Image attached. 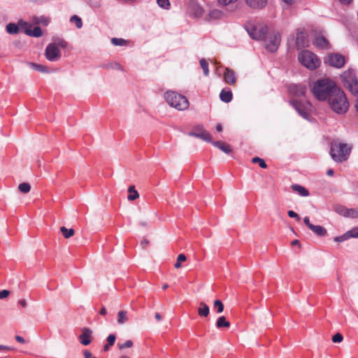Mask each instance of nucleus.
Here are the masks:
<instances>
[{
	"mask_svg": "<svg viewBox=\"0 0 358 358\" xmlns=\"http://www.w3.org/2000/svg\"><path fill=\"white\" fill-rule=\"evenodd\" d=\"M99 313H100V314L101 315H105L106 314V308L105 307H102V308L101 309Z\"/></svg>",
	"mask_w": 358,
	"mask_h": 358,
	"instance_id": "obj_58",
	"label": "nucleus"
},
{
	"mask_svg": "<svg viewBox=\"0 0 358 358\" xmlns=\"http://www.w3.org/2000/svg\"><path fill=\"white\" fill-rule=\"evenodd\" d=\"M46 59L50 62H55L61 57V52L57 44L50 43L47 45L45 51Z\"/></svg>",
	"mask_w": 358,
	"mask_h": 358,
	"instance_id": "obj_9",
	"label": "nucleus"
},
{
	"mask_svg": "<svg viewBox=\"0 0 358 358\" xmlns=\"http://www.w3.org/2000/svg\"><path fill=\"white\" fill-rule=\"evenodd\" d=\"M349 236L353 238H358V227L352 229L351 231H348Z\"/></svg>",
	"mask_w": 358,
	"mask_h": 358,
	"instance_id": "obj_47",
	"label": "nucleus"
},
{
	"mask_svg": "<svg viewBox=\"0 0 358 358\" xmlns=\"http://www.w3.org/2000/svg\"><path fill=\"white\" fill-rule=\"evenodd\" d=\"M247 31L253 39L262 40L265 38L268 28L264 24H256L249 27Z\"/></svg>",
	"mask_w": 358,
	"mask_h": 358,
	"instance_id": "obj_7",
	"label": "nucleus"
},
{
	"mask_svg": "<svg viewBox=\"0 0 358 358\" xmlns=\"http://www.w3.org/2000/svg\"><path fill=\"white\" fill-rule=\"evenodd\" d=\"M296 43L299 48L307 45L308 40L306 39V34L303 32H298L296 34Z\"/></svg>",
	"mask_w": 358,
	"mask_h": 358,
	"instance_id": "obj_17",
	"label": "nucleus"
},
{
	"mask_svg": "<svg viewBox=\"0 0 358 358\" xmlns=\"http://www.w3.org/2000/svg\"><path fill=\"white\" fill-rule=\"evenodd\" d=\"M149 244V241L146 239H144L143 241H142L141 242V245L145 247V245H148Z\"/></svg>",
	"mask_w": 358,
	"mask_h": 358,
	"instance_id": "obj_61",
	"label": "nucleus"
},
{
	"mask_svg": "<svg viewBox=\"0 0 358 358\" xmlns=\"http://www.w3.org/2000/svg\"><path fill=\"white\" fill-rule=\"evenodd\" d=\"M115 341V336L114 334H110L107 338V343L110 345H113Z\"/></svg>",
	"mask_w": 358,
	"mask_h": 358,
	"instance_id": "obj_46",
	"label": "nucleus"
},
{
	"mask_svg": "<svg viewBox=\"0 0 358 358\" xmlns=\"http://www.w3.org/2000/svg\"><path fill=\"white\" fill-rule=\"evenodd\" d=\"M70 22L72 23H74L77 28L80 29L83 27V22L80 17L78 16L74 15H73L71 19Z\"/></svg>",
	"mask_w": 358,
	"mask_h": 358,
	"instance_id": "obj_36",
	"label": "nucleus"
},
{
	"mask_svg": "<svg viewBox=\"0 0 358 358\" xmlns=\"http://www.w3.org/2000/svg\"><path fill=\"white\" fill-rule=\"evenodd\" d=\"M216 129L217 131H222V126L221 125V124H217L216 125Z\"/></svg>",
	"mask_w": 358,
	"mask_h": 358,
	"instance_id": "obj_60",
	"label": "nucleus"
},
{
	"mask_svg": "<svg viewBox=\"0 0 358 358\" xmlns=\"http://www.w3.org/2000/svg\"><path fill=\"white\" fill-rule=\"evenodd\" d=\"M29 65L34 70L39 71L41 73H48L49 71L48 70V68L45 66L38 64L34 62H31L29 64Z\"/></svg>",
	"mask_w": 358,
	"mask_h": 358,
	"instance_id": "obj_31",
	"label": "nucleus"
},
{
	"mask_svg": "<svg viewBox=\"0 0 358 358\" xmlns=\"http://www.w3.org/2000/svg\"><path fill=\"white\" fill-rule=\"evenodd\" d=\"M6 31L10 34H16L19 31V27L15 23H8L6 25Z\"/></svg>",
	"mask_w": 358,
	"mask_h": 358,
	"instance_id": "obj_32",
	"label": "nucleus"
},
{
	"mask_svg": "<svg viewBox=\"0 0 358 358\" xmlns=\"http://www.w3.org/2000/svg\"><path fill=\"white\" fill-rule=\"evenodd\" d=\"M201 69L203 71V73L206 76L209 74L208 64L205 59H202L199 62Z\"/></svg>",
	"mask_w": 358,
	"mask_h": 358,
	"instance_id": "obj_38",
	"label": "nucleus"
},
{
	"mask_svg": "<svg viewBox=\"0 0 358 358\" xmlns=\"http://www.w3.org/2000/svg\"><path fill=\"white\" fill-rule=\"evenodd\" d=\"M190 135L196 136L199 138H201L203 141H206L207 142H210V143L213 142L211 136L209 134V132H208L207 131L203 130V129H202L201 131L197 132V133H195V132L190 133Z\"/></svg>",
	"mask_w": 358,
	"mask_h": 358,
	"instance_id": "obj_18",
	"label": "nucleus"
},
{
	"mask_svg": "<svg viewBox=\"0 0 358 358\" xmlns=\"http://www.w3.org/2000/svg\"><path fill=\"white\" fill-rule=\"evenodd\" d=\"M158 5L165 9H169L170 7L169 0H156Z\"/></svg>",
	"mask_w": 358,
	"mask_h": 358,
	"instance_id": "obj_43",
	"label": "nucleus"
},
{
	"mask_svg": "<svg viewBox=\"0 0 358 358\" xmlns=\"http://www.w3.org/2000/svg\"><path fill=\"white\" fill-rule=\"evenodd\" d=\"M280 41V35L278 33L269 34L265 39L266 48L271 52L276 51L279 47Z\"/></svg>",
	"mask_w": 358,
	"mask_h": 358,
	"instance_id": "obj_8",
	"label": "nucleus"
},
{
	"mask_svg": "<svg viewBox=\"0 0 358 358\" xmlns=\"http://www.w3.org/2000/svg\"><path fill=\"white\" fill-rule=\"evenodd\" d=\"M232 92L229 90H226L225 89H223L220 94V99L225 103L230 102L232 100Z\"/></svg>",
	"mask_w": 358,
	"mask_h": 358,
	"instance_id": "obj_24",
	"label": "nucleus"
},
{
	"mask_svg": "<svg viewBox=\"0 0 358 358\" xmlns=\"http://www.w3.org/2000/svg\"><path fill=\"white\" fill-rule=\"evenodd\" d=\"M300 245V243L298 240H294L292 241V245Z\"/></svg>",
	"mask_w": 358,
	"mask_h": 358,
	"instance_id": "obj_62",
	"label": "nucleus"
},
{
	"mask_svg": "<svg viewBox=\"0 0 358 358\" xmlns=\"http://www.w3.org/2000/svg\"><path fill=\"white\" fill-rule=\"evenodd\" d=\"M300 63L310 70L316 69L320 65V61L317 57L309 50H303L299 55Z\"/></svg>",
	"mask_w": 358,
	"mask_h": 358,
	"instance_id": "obj_5",
	"label": "nucleus"
},
{
	"mask_svg": "<svg viewBox=\"0 0 358 358\" xmlns=\"http://www.w3.org/2000/svg\"><path fill=\"white\" fill-rule=\"evenodd\" d=\"M204 13L203 8L195 1H191L188 4L187 13L194 18L201 17Z\"/></svg>",
	"mask_w": 358,
	"mask_h": 358,
	"instance_id": "obj_11",
	"label": "nucleus"
},
{
	"mask_svg": "<svg viewBox=\"0 0 358 358\" xmlns=\"http://www.w3.org/2000/svg\"><path fill=\"white\" fill-rule=\"evenodd\" d=\"M213 306L217 313H221L224 310V305L220 300H215Z\"/></svg>",
	"mask_w": 358,
	"mask_h": 358,
	"instance_id": "obj_37",
	"label": "nucleus"
},
{
	"mask_svg": "<svg viewBox=\"0 0 358 358\" xmlns=\"http://www.w3.org/2000/svg\"><path fill=\"white\" fill-rule=\"evenodd\" d=\"M59 47H62L63 48H65L67 45V43L64 41H61L58 43V44L57 45Z\"/></svg>",
	"mask_w": 358,
	"mask_h": 358,
	"instance_id": "obj_53",
	"label": "nucleus"
},
{
	"mask_svg": "<svg viewBox=\"0 0 358 358\" xmlns=\"http://www.w3.org/2000/svg\"><path fill=\"white\" fill-rule=\"evenodd\" d=\"M129 321L128 313L126 310H120L117 313V323L123 324Z\"/></svg>",
	"mask_w": 358,
	"mask_h": 358,
	"instance_id": "obj_27",
	"label": "nucleus"
},
{
	"mask_svg": "<svg viewBox=\"0 0 358 358\" xmlns=\"http://www.w3.org/2000/svg\"><path fill=\"white\" fill-rule=\"evenodd\" d=\"M132 346H133V342L131 340H127L123 343L117 344V347L120 350L131 348Z\"/></svg>",
	"mask_w": 358,
	"mask_h": 358,
	"instance_id": "obj_42",
	"label": "nucleus"
},
{
	"mask_svg": "<svg viewBox=\"0 0 358 358\" xmlns=\"http://www.w3.org/2000/svg\"><path fill=\"white\" fill-rule=\"evenodd\" d=\"M111 43L113 45L115 46H125L128 44L127 41L123 39V38H113L111 39Z\"/></svg>",
	"mask_w": 358,
	"mask_h": 358,
	"instance_id": "obj_34",
	"label": "nucleus"
},
{
	"mask_svg": "<svg viewBox=\"0 0 358 358\" xmlns=\"http://www.w3.org/2000/svg\"><path fill=\"white\" fill-rule=\"evenodd\" d=\"M15 338L20 343L24 344L26 343L25 340L20 336L17 335L15 336Z\"/></svg>",
	"mask_w": 358,
	"mask_h": 358,
	"instance_id": "obj_51",
	"label": "nucleus"
},
{
	"mask_svg": "<svg viewBox=\"0 0 358 358\" xmlns=\"http://www.w3.org/2000/svg\"><path fill=\"white\" fill-rule=\"evenodd\" d=\"M330 108L338 114L345 113L349 108V103L343 90L339 87L333 91L327 99Z\"/></svg>",
	"mask_w": 358,
	"mask_h": 358,
	"instance_id": "obj_2",
	"label": "nucleus"
},
{
	"mask_svg": "<svg viewBox=\"0 0 358 358\" xmlns=\"http://www.w3.org/2000/svg\"><path fill=\"white\" fill-rule=\"evenodd\" d=\"M92 331L87 327L82 329V334L79 336L80 343L83 345H88L91 343Z\"/></svg>",
	"mask_w": 358,
	"mask_h": 358,
	"instance_id": "obj_12",
	"label": "nucleus"
},
{
	"mask_svg": "<svg viewBox=\"0 0 358 358\" xmlns=\"http://www.w3.org/2000/svg\"><path fill=\"white\" fill-rule=\"evenodd\" d=\"M129 195L128 200L134 201L139 197L138 192L135 189V187L134 185L130 186L128 188Z\"/></svg>",
	"mask_w": 358,
	"mask_h": 358,
	"instance_id": "obj_30",
	"label": "nucleus"
},
{
	"mask_svg": "<svg viewBox=\"0 0 358 358\" xmlns=\"http://www.w3.org/2000/svg\"><path fill=\"white\" fill-rule=\"evenodd\" d=\"M343 339V337L341 334L336 333L335 335L332 337V341L334 343H341Z\"/></svg>",
	"mask_w": 358,
	"mask_h": 358,
	"instance_id": "obj_45",
	"label": "nucleus"
},
{
	"mask_svg": "<svg viewBox=\"0 0 358 358\" xmlns=\"http://www.w3.org/2000/svg\"><path fill=\"white\" fill-rule=\"evenodd\" d=\"M213 145L221 150L222 152L229 154L232 152V148L230 145L218 141H213L212 142Z\"/></svg>",
	"mask_w": 358,
	"mask_h": 358,
	"instance_id": "obj_16",
	"label": "nucleus"
},
{
	"mask_svg": "<svg viewBox=\"0 0 358 358\" xmlns=\"http://www.w3.org/2000/svg\"><path fill=\"white\" fill-rule=\"evenodd\" d=\"M222 11L214 9L209 12V13L206 15V20L208 22L212 20H219L222 17Z\"/></svg>",
	"mask_w": 358,
	"mask_h": 358,
	"instance_id": "obj_22",
	"label": "nucleus"
},
{
	"mask_svg": "<svg viewBox=\"0 0 358 358\" xmlns=\"http://www.w3.org/2000/svg\"><path fill=\"white\" fill-rule=\"evenodd\" d=\"M346 217L357 218L358 217V208H348Z\"/></svg>",
	"mask_w": 358,
	"mask_h": 358,
	"instance_id": "obj_39",
	"label": "nucleus"
},
{
	"mask_svg": "<svg viewBox=\"0 0 358 358\" xmlns=\"http://www.w3.org/2000/svg\"><path fill=\"white\" fill-rule=\"evenodd\" d=\"M50 21V20L49 17L43 16V15L33 16L31 17V22L35 24H41L43 26H47L49 24Z\"/></svg>",
	"mask_w": 358,
	"mask_h": 358,
	"instance_id": "obj_19",
	"label": "nucleus"
},
{
	"mask_svg": "<svg viewBox=\"0 0 358 358\" xmlns=\"http://www.w3.org/2000/svg\"><path fill=\"white\" fill-rule=\"evenodd\" d=\"M311 92L318 101L328 99L338 87L329 78L319 79L311 85Z\"/></svg>",
	"mask_w": 358,
	"mask_h": 358,
	"instance_id": "obj_1",
	"label": "nucleus"
},
{
	"mask_svg": "<svg viewBox=\"0 0 358 358\" xmlns=\"http://www.w3.org/2000/svg\"><path fill=\"white\" fill-rule=\"evenodd\" d=\"M60 231L65 238H69L75 234V230L73 229H67L66 227H61Z\"/></svg>",
	"mask_w": 358,
	"mask_h": 358,
	"instance_id": "obj_29",
	"label": "nucleus"
},
{
	"mask_svg": "<svg viewBox=\"0 0 358 358\" xmlns=\"http://www.w3.org/2000/svg\"><path fill=\"white\" fill-rule=\"evenodd\" d=\"M291 103L301 116L305 119L308 118L312 110V105L309 101L302 102L293 99Z\"/></svg>",
	"mask_w": 358,
	"mask_h": 358,
	"instance_id": "obj_6",
	"label": "nucleus"
},
{
	"mask_svg": "<svg viewBox=\"0 0 358 358\" xmlns=\"http://www.w3.org/2000/svg\"><path fill=\"white\" fill-rule=\"evenodd\" d=\"M291 91L296 96H304L306 94V87L303 85H294L291 87Z\"/></svg>",
	"mask_w": 358,
	"mask_h": 358,
	"instance_id": "obj_26",
	"label": "nucleus"
},
{
	"mask_svg": "<svg viewBox=\"0 0 358 358\" xmlns=\"http://www.w3.org/2000/svg\"><path fill=\"white\" fill-rule=\"evenodd\" d=\"M246 3L252 8H261L266 6L267 0H245Z\"/></svg>",
	"mask_w": 358,
	"mask_h": 358,
	"instance_id": "obj_20",
	"label": "nucleus"
},
{
	"mask_svg": "<svg viewBox=\"0 0 358 358\" xmlns=\"http://www.w3.org/2000/svg\"><path fill=\"white\" fill-rule=\"evenodd\" d=\"M198 315L200 317H206L210 313L209 307L204 302L201 301L199 303V306L197 309Z\"/></svg>",
	"mask_w": 358,
	"mask_h": 358,
	"instance_id": "obj_21",
	"label": "nucleus"
},
{
	"mask_svg": "<svg viewBox=\"0 0 358 358\" xmlns=\"http://www.w3.org/2000/svg\"><path fill=\"white\" fill-rule=\"evenodd\" d=\"M155 318H156L157 321L159 322L162 320V316H161V315L159 313H155Z\"/></svg>",
	"mask_w": 358,
	"mask_h": 358,
	"instance_id": "obj_57",
	"label": "nucleus"
},
{
	"mask_svg": "<svg viewBox=\"0 0 358 358\" xmlns=\"http://www.w3.org/2000/svg\"><path fill=\"white\" fill-rule=\"evenodd\" d=\"M9 349L10 348L8 346L0 345V350H9Z\"/></svg>",
	"mask_w": 358,
	"mask_h": 358,
	"instance_id": "obj_64",
	"label": "nucleus"
},
{
	"mask_svg": "<svg viewBox=\"0 0 358 358\" xmlns=\"http://www.w3.org/2000/svg\"><path fill=\"white\" fill-rule=\"evenodd\" d=\"M334 210L339 215H343L346 217L347 216V212H348V208H346L344 206L338 205L336 206L334 208Z\"/></svg>",
	"mask_w": 358,
	"mask_h": 358,
	"instance_id": "obj_33",
	"label": "nucleus"
},
{
	"mask_svg": "<svg viewBox=\"0 0 358 358\" xmlns=\"http://www.w3.org/2000/svg\"><path fill=\"white\" fill-rule=\"evenodd\" d=\"M230 327V322L226 320L224 316L220 317L216 321V327L221 329L223 327L229 328Z\"/></svg>",
	"mask_w": 358,
	"mask_h": 358,
	"instance_id": "obj_28",
	"label": "nucleus"
},
{
	"mask_svg": "<svg viewBox=\"0 0 358 358\" xmlns=\"http://www.w3.org/2000/svg\"><path fill=\"white\" fill-rule=\"evenodd\" d=\"M18 303L22 307H26L27 305V301H26L25 299H20Z\"/></svg>",
	"mask_w": 358,
	"mask_h": 358,
	"instance_id": "obj_55",
	"label": "nucleus"
},
{
	"mask_svg": "<svg viewBox=\"0 0 358 358\" xmlns=\"http://www.w3.org/2000/svg\"><path fill=\"white\" fill-rule=\"evenodd\" d=\"M110 346H111L110 345H108V343L106 344L104 346H103V350L104 351H108Z\"/></svg>",
	"mask_w": 358,
	"mask_h": 358,
	"instance_id": "obj_63",
	"label": "nucleus"
},
{
	"mask_svg": "<svg viewBox=\"0 0 358 358\" xmlns=\"http://www.w3.org/2000/svg\"><path fill=\"white\" fill-rule=\"evenodd\" d=\"M326 63L329 64L331 66L341 69L344 66L345 59L343 55L334 53L328 55Z\"/></svg>",
	"mask_w": 358,
	"mask_h": 358,
	"instance_id": "obj_10",
	"label": "nucleus"
},
{
	"mask_svg": "<svg viewBox=\"0 0 358 358\" xmlns=\"http://www.w3.org/2000/svg\"><path fill=\"white\" fill-rule=\"evenodd\" d=\"M24 26L26 27L24 33L29 36L40 37L43 35V31L39 27H36L33 29H31V25L25 22Z\"/></svg>",
	"mask_w": 358,
	"mask_h": 358,
	"instance_id": "obj_13",
	"label": "nucleus"
},
{
	"mask_svg": "<svg viewBox=\"0 0 358 358\" xmlns=\"http://www.w3.org/2000/svg\"><path fill=\"white\" fill-rule=\"evenodd\" d=\"M238 0H218L219 3L223 6H227L236 2Z\"/></svg>",
	"mask_w": 358,
	"mask_h": 358,
	"instance_id": "obj_48",
	"label": "nucleus"
},
{
	"mask_svg": "<svg viewBox=\"0 0 358 358\" xmlns=\"http://www.w3.org/2000/svg\"><path fill=\"white\" fill-rule=\"evenodd\" d=\"M83 355H84L85 358H92V353L88 350H85Z\"/></svg>",
	"mask_w": 358,
	"mask_h": 358,
	"instance_id": "obj_54",
	"label": "nucleus"
},
{
	"mask_svg": "<svg viewBox=\"0 0 358 358\" xmlns=\"http://www.w3.org/2000/svg\"><path fill=\"white\" fill-rule=\"evenodd\" d=\"M252 163H258L259 166L262 169H266L267 168V165L265 162V161L262 159V158H259L258 157H253L252 159Z\"/></svg>",
	"mask_w": 358,
	"mask_h": 358,
	"instance_id": "obj_40",
	"label": "nucleus"
},
{
	"mask_svg": "<svg viewBox=\"0 0 358 358\" xmlns=\"http://www.w3.org/2000/svg\"><path fill=\"white\" fill-rule=\"evenodd\" d=\"M352 1V0H339V1L343 4H349L351 3Z\"/></svg>",
	"mask_w": 358,
	"mask_h": 358,
	"instance_id": "obj_59",
	"label": "nucleus"
},
{
	"mask_svg": "<svg viewBox=\"0 0 358 358\" xmlns=\"http://www.w3.org/2000/svg\"><path fill=\"white\" fill-rule=\"evenodd\" d=\"M186 259V256L184 254H180L178 256L177 262L174 265L175 268H180L181 267V263L185 262Z\"/></svg>",
	"mask_w": 358,
	"mask_h": 358,
	"instance_id": "obj_41",
	"label": "nucleus"
},
{
	"mask_svg": "<svg viewBox=\"0 0 358 358\" xmlns=\"http://www.w3.org/2000/svg\"><path fill=\"white\" fill-rule=\"evenodd\" d=\"M291 187L294 192L298 193L302 196H308L309 195L308 190L300 185H292Z\"/></svg>",
	"mask_w": 358,
	"mask_h": 358,
	"instance_id": "obj_23",
	"label": "nucleus"
},
{
	"mask_svg": "<svg viewBox=\"0 0 358 358\" xmlns=\"http://www.w3.org/2000/svg\"><path fill=\"white\" fill-rule=\"evenodd\" d=\"M287 215L290 217H292V218H295L297 221H299L300 220V217L298 215V214H296L295 212H294L293 210H289L287 212Z\"/></svg>",
	"mask_w": 358,
	"mask_h": 358,
	"instance_id": "obj_50",
	"label": "nucleus"
},
{
	"mask_svg": "<svg viewBox=\"0 0 358 358\" xmlns=\"http://www.w3.org/2000/svg\"><path fill=\"white\" fill-rule=\"evenodd\" d=\"M349 238H350V236H349V232H347L346 234H343V235H342L341 236L335 237L334 241H336V242H343V241H346Z\"/></svg>",
	"mask_w": 358,
	"mask_h": 358,
	"instance_id": "obj_44",
	"label": "nucleus"
},
{
	"mask_svg": "<svg viewBox=\"0 0 358 358\" xmlns=\"http://www.w3.org/2000/svg\"><path fill=\"white\" fill-rule=\"evenodd\" d=\"M334 171L333 169H329L327 171V175L329 176H334Z\"/></svg>",
	"mask_w": 358,
	"mask_h": 358,
	"instance_id": "obj_56",
	"label": "nucleus"
},
{
	"mask_svg": "<svg viewBox=\"0 0 358 358\" xmlns=\"http://www.w3.org/2000/svg\"><path fill=\"white\" fill-rule=\"evenodd\" d=\"M314 44L317 47L322 48V49H328L330 45L329 43L327 40V38L322 36H319L316 37L315 39V41H314Z\"/></svg>",
	"mask_w": 358,
	"mask_h": 358,
	"instance_id": "obj_15",
	"label": "nucleus"
},
{
	"mask_svg": "<svg viewBox=\"0 0 358 358\" xmlns=\"http://www.w3.org/2000/svg\"><path fill=\"white\" fill-rule=\"evenodd\" d=\"M10 292L7 289L0 290V299H6L8 296Z\"/></svg>",
	"mask_w": 358,
	"mask_h": 358,
	"instance_id": "obj_49",
	"label": "nucleus"
},
{
	"mask_svg": "<svg viewBox=\"0 0 358 358\" xmlns=\"http://www.w3.org/2000/svg\"><path fill=\"white\" fill-rule=\"evenodd\" d=\"M18 189L22 193H28L31 189V185L27 182H22L18 185Z\"/></svg>",
	"mask_w": 358,
	"mask_h": 358,
	"instance_id": "obj_35",
	"label": "nucleus"
},
{
	"mask_svg": "<svg viewBox=\"0 0 358 358\" xmlns=\"http://www.w3.org/2000/svg\"><path fill=\"white\" fill-rule=\"evenodd\" d=\"M309 229L319 236H324L327 233L326 229L320 225L312 224Z\"/></svg>",
	"mask_w": 358,
	"mask_h": 358,
	"instance_id": "obj_25",
	"label": "nucleus"
},
{
	"mask_svg": "<svg viewBox=\"0 0 358 358\" xmlns=\"http://www.w3.org/2000/svg\"><path fill=\"white\" fill-rule=\"evenodd\" d=\"M303 222L305 223V224L308 227L310 228V226L313 224L310 222V220H309V217H305L304 219H303Z\"/></svg>",
	"mask_w": 358,
	"mask_h": 358,
	"instance_id": "obj_52",
	"label": "nucleus"
},
{
	"mask_svg": "<svg viewBox=\"0 0 358 358\" xmlns=\"http://www.w3.org/2000/svg\"><path fill=\"white\" fill-rule=\"evenodd\" d=\"M165 99L169 106L179 110H185L189 106L187 99L175 92H167L165 94Z\"/></svg>",
	"mask_w": 358,
	"mask_h": 358,
	"instance_id": "obj_4",
	"label": "nucleus"
},
{
	"mask_svg": "<svg viewBox=\"0 0 358 358\" xmlns=\"http://www.w3.org/2000/svg\"><path fill=\"white\" fill-rule=\"evenodd\" d=\"M352 146L344 143L334 141L331 143L330 155L336 162H342L348 159Z\"/></svg>",
	"mask_w": 358,
	"mask_h": 358,
	"instance_id": "obj_3",
	"label": "nucleus"
},
{
	"mask_svg": "<svg viewBox=\"0 0 358 358\" xmlns=\"http://www.w3.org/2000/svg\"><path fill=\"white\" fill-rule=\"evenodd\" d=\"M224 80L229 85H234L236 82L235 72L229 69H226L224 73Z\"/></svg>",
	"mask_w": 358,
	"mask_h": 358,
	"instance_id": "obj_14",
	"label": "nucleus"
}]
</instances>
